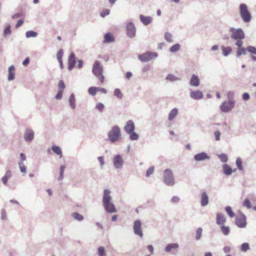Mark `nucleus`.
Listing matches in <instances>:
<instances>
[{"label": "nucleus", "instance_id": "38", "mask_svg": "<svg viewBox=\"0 0 256 256\" xmlns=\"http://www.w3.org/2000/svg\"><path fill=\"white\" fill-rule=\"evenodd\" d=\"M72 216L78 221H82L84 219V216L78 212H74L72 214Z\"/></svg>", "mask_w": 256, "mask_h": 256}, {"label": "nucleus", "instance_id": "45", "mask_svg": "<svg viewBox=\"0 0 256 256\" xmlns=\"http://www.w3.org/2000/svg\"><path fill=\"white\" fill-rule=\"evenodd\" d=\"M18 166L20 169V170L22 172H23L24 174H26V167L24 165V162H18Z\"/></svg>", "mask_w": 256, "mask_h": 256}, {"label": "nucleus", "instance_id": "5", "mask_svg": "<svg viewBox=\"0 0 256 256\" xmlns=\"http://www.w3.org/2000/svg\"><path fill=\"white\" fill-rule=\"evenodd\" d=\"M102 72L103 66L98 61L96 60L94 62V64H93L92 73L102 83L103 82L104 80V78L102 75Z\"/></svg>", "mask_w": 256, "mask_h": 256}, {"label": "nucleus", "instance_id": "6", "mask_svg": "<svg viewBox=\"0 0 256 256\" xmlns=\"http://www.w3.org/2000/svg\"><path fill=\"white\" fill-rule=\"evenodd\" d=\"M230 32H231L230 37L233 40H243L244 38V34L240 28H230Z\"/></svg>", "mask_w": 256, "mask_h": 256}, {"label": "nucleus", "instance_id": "8", "mask_svg": "<svg viewBox=\"0 0 256 256\" xmlns=\"http://www.w3.org/2000/svg\"><path fill=\"white\" fill-rule=\"evenodd\" d=\"M235 106V101L233 100H228L224 101L220 106V109L223 112H228L231 111Z\"/></svg>", "mask_w": 256, "mask_h": 256}, {"label": "nucleus", "instance_id": "16", "mask_svg": "<svg viewBox=\"0 0 256 256\" xmlns=\"http://www.w3.org/2000/svg\"><path fill=\"white\" fill-rule=\"evenodd\" d=\"M124 129L127 134L134 131L135 130V126L134 121L132 120H128L126 122V125H125Z\"/></svg>", "mask_w": 256, "mask_h": 256}, {"label": "nucleus", "instance_id": "36", "mask_svg": "<svg viewBox=\"0 0 256 256\" xmlns=\"http://www.w3.org/2000/svg\"><path fill=\"white\" fill-rule=\"evenodd\" d=\"M220 228H221L222 233L224 235L227 236L230 233V228L228 226H225L224 225H222V226H220Z\"/></svg>", "mask_w": 256, "mask_h": 256}, {"label": "nucleus", "instance_id": "28", "mask_svg": "<svg viewBox=\"0 0 256 256\" xmlns=\"http://www.w3.org/2000/svg\"><path fill=\"white\" fill-rule=\"evenodd\" d=\"M222 54L224 56H228L232 51V48L230 46H223L222 48Z\"/></svg>", "mask_w": 256, "mask_h": 256}, {"label": "nucleus", "instance_id": "44", "mask_svg": "<svg viewBox=\"0 0 256 256\" xmlns=\"http://www.w3.org/2000/svg\"><path fill=\"white\" fill-rule=\"evenodd\" d=\"M236 164L239 170L241 171L243 170L242 162L240 158H236Z\"/></svg>", "mask_w": 256, "mask_h": 256}, {"label": "nucleus", "instance_id": "33", "mask_svg": "<svg viewBox=\"0 0 256 256\" xmlns=\"http://www.w3.org/2000/svg\"><path fill=\"white\" fill-rule=\"evenodd\" d=\"M202 231L203 229L200 227L196 230L195 236V240H200L202 236Z\"/></svg>", "mask_w": 256, "mask_h": 256}, {"label": "nucleus", "instance_id": "27", "mask_svg": "<svg viewBox=\"0 0 256 256\" xmlns=\"http://www.w3.org/2000/svg\"><path fill=\"white\" fill-rule=\"evenodd\" d=\"M52 150L58 156H60V158L62 156V151L61 148L57 146H52Z\"/></svg>", "mask_w": 256, "mask_h": 256}, {"label": "nucleus", "instance_id": "63", "mask_svg": "<svg viewBox=\"0 0 256 256\" xmlns=\"http://www.w3.org/2000/svg\"><path fill=\"white\" fill-rule=\"evenodd\" d=\"M231 251V248L228 246H225L223 248V252L226 253H228Z\"/></svg>", "mask_w": 256, "mask_h": 256}, {"label": "nucleus", "instance_id": "54", "mask_svg": "<svg viewBox=\"0 0 256 256\" xmlns=\"http://www.w3.org/2000/svg\"><path fill=\"white\" fill-rule=\"evenodd\" d=\"M180 200V198L178 196H174L170 200V201L172 203H178Z\"/></svg>", "mask_w": 256, "mask_h": 256}, {"label": "nucleus", "instance_id": "22", "mask_svg": "<svg viewBox=\"0 0 256 256\" xmlns=\"http://www.w3.org/2000/svg\"><path fill=\"white\" fill-rule=\"evenodd\" d=\"M114 38L110 32H108L104 34V42L109 44L114 42Z\"/></svg>", "mask_w": 256, "mask_h": 256}, {"label": "nucleus", "instance_id": "61", "mask_svg": "<svg viewBox=\"0 0 256 256\" xmlns=\"http://www.w3.org/2000/svg\"><path fill=\"white\" fill-rule=\"evenodd\" d=\"M242 39H237L236 40L237 41L236 42V46H238V48H242Z\"/></svg>", "mask_w": 256, "mask_h": 256}, {"label": "nucleus", "instance_id": "32", "mask_svg": "<svg viewBox=\"0 0 256 256\" xmlns=\"http://www.w3.org/2000/svg\"><path fill=\"white\" fill-rule=\"evenodd\" d=\"M97 254L98 256H106L107 254L104 246H100L98 248Z\"/></svg>", "mask_w": 256, "mask_h": 256}, {"label": "nucleus", "instance_id": "55", "mask_svg": "<svg viewBox=\"0 0 256 256\" xmlns=\"http://www.w3.org/2000/svg\"><path fill=\"white\" fill-rule=\"evenodd\" d=\"M110 11L109 10H102L100 13V16L102 18L109 14Z\"/></svg>", "mask_w": 256, "mask_h": 256}, {"label": "nucleus", "instance_id": "49", "mask_svg": "<svg viewBox=\"0 0 256 256\" xmlns=\"http://www.w3.org/2000/svg\"><path fill=\"white\" fill-rule=\"evenodd\" d=\"M154 166L150 167L146 171V177H149L151 174L154 172Z\"/></svg>", "mask_w": 256, "mask_h": 256}, {"label": "nucleus", "instance_id": "18", "mask_svg": "<svg viewBox=\"0 0 256 256\" xmlns=\"http://www.w3.org/2000/svg\"><path fill=\"white\" fill-rule=\"evenodd\" d=\"M208 203V196L206 192H202L200 196L201 206H206Z\"/></svg>", "mask_w": 256, "mask_h": 256}, {"label": "nucleus", "instance_id": "50", "mask_svg": "<svg viewBox=\"0 0 256 256\" xmlns=\"http://www.w3.org/2000/svg\"><path fill=\"white\" fill-rule=\"evenodd\" d=\"M218 156L222 162H226L228 161L227 155L225 154H221L218 155Z\"/></svg>", "mask_w": 256, "mask_h": 256}, {"label": "nucleus", "instance_id": "24", "mask_svg": "<svg viewBox=\"0 0 256 256\" xmlns=\"http://www.w3.org/2000/svg\"><path fill=\"white\" fill-rule=\"evenodd\" d=\"M12 176V172L10 170H6V174L5 175L2 177V183L5 184V185H6L7 184V183H8V180Z\"/></svg>", "mask_w": 256, "mask_h": 256}, {"label": "nucleus", "instance_id": "58", "mask_svg": "<svg viewBox=\"0 0 256 256\" xmlns=\"http://www.w3.org/2000/svg\"><path fill=\"white\" fill-rule=\"evenodd\" d=\"M147 248L148 250L150 252V254H149L148 255H146V256H150V254H152L154 252V247L152 245H148L147 246Z\"/></svg>", "mask_w": 256, "mask_h": 256}, {"label": "nucleus", "instance_id": "53", "mask_svg": "<svg viewBox=\"0 0 256 256\" xmlns=\"http://www.w3.org/2000/svg\"><path fill=\"white\" fill-rule=\"evenodd\" d=\"M214 135L215 136V140L216 141L220 140L221 132L219 130L214 132Z\"/></svg>", "mask_w": 256, "mask_h": 256}, {"label": "nucleus", "instance_id": "25", "mask_svg": "<svg viewBox=\"0 0 256 256\" xmlns=\"http://www.w3.org/2000/svg\"><path fill=\"white\" fill-rule=\"evenodd\" d=\"M68 102L72 109L74 110L76 108V98L74 94H72L68 98Z\"/></svg>", "mask_w": 256, "mask_h": 256}, {"label": "nucleus", "instance_id": "48", "mask_svg": "<svg viewBox=\"0 0 256 256\" xmlns=\"http://www.w3.org/2000/svg\"><path fill=\"white\" fill-rule=\"evenodd\" d=\"M180 44H174V46H172L170 48V51L172 52H177L180 49Z\"/></svg>", "mask_w": 256, "mask_h": 256}, {"label": "nucleus", "instance_id": "47", "mask_svg": "<svg viewBox=\"0 0 256 256\" xmlns=\"http://www.w3.org/2000/svg\"><path fill=\"white\" fill-rule=\"evenodd\" d=\"M250 248L248 243H244L240 246V250L244 252H247Z\"/></svg>", "mask_w": 256, "mask_h": 256}, {"label": "nucleus", "instance_id": "59", "mask_svg": "<svg viewBox=\"0 0 256 256\" xmlns=\"http://www.w3.org/2000/svg\"><path fill=\"white\" fill-rule=\"evenodd\" d=\"M62 97V90H59L55 96L56 100H61Z\"/></svg>", "mask_w": 256, "mask_h": 256}, {"label": "nucleus", "instance_id": "15", "mask_svg": "<svg viewBox=\"0 0 256 256\" xmlns=\"http://www.w3.org/2000/svg\"><path fill=\"white\" fill-rule=\"evenodd\" d=\"M34 132L30 128L26 129L24 134V139L26 142H30L34 140Z\"/></svg>", "mask_w": 256, "mask_h": 256}, {"label": "nucleus", "instance_id": "60", "mask_svg": "<svg viewBox=\"0 0 256 256\" xmlns=\"http://www.w3.org/2000/svg\"><path fill=\"white\" fill-rule=\"evenodd\" d=\"M14 72H8V80L11 81L14 80Z\"/></svg>", "mask_w": 256, "mask_h": 256}, {"label": "nucleus", "instance_id": "2", "mask_svg": "<svg viewBox=\"0 0 256 256\" xmlns=\"http://www.w3.org/2000/svg\"><path fill=\"white\" fill-rule=\"evenodd\" d=\"M109 141L113 144L118 142L122 137L121 130L117 126H112L108 133Z\"/></svg>", "mask_w": 256, "mask_h": 256}, {"label": "nucleus", "instance_id": "43", "mask_svg": "<svg viewBox=\"0 0 256 256\" xmlns=\"http://www.w3.org/2000/svg\"><path fill=\"white\" fill-rule=\"evenodd\" d=\"M166 79L171 82H174L180 80L179 78L172 74H168L166 76Z\"/></svg>", "mask_w": 256, "mask_h": 256}, {"label": "nucleus", "instance_id": "9", "mask_svg": "<svg viewBox=\"0 0 256 256\" xmlns=\"http://www.w3.org/2000/svg\"><path fill=\"white\" fill-rule=\"evenodd\" d=\"M136 28L132 22H128L126 24V34L128 38H133L136 36Z\"/></svg>", "mask_w": 256, "mask_h": 256}, {"label": "nucleus", "instance_id": "1", "mask_svg": "<svg viewBox=\"0 0 256 256\" xmlns=\"http://www.w3.org/2000/svg\"><path fill=\"white\" fill-rule=\"evenodd\" d=\"M110 190L108 189H104L102 196V204L104 210L108 213L112 214L117 212V210L114 205L111 202Z\"/></svg>", "mask_w": 256, "mask_h": 256}, {"label": "nucleus", "instance_id": "29", "mask_svg": "<svg viewBox=\"0 0 256 256\" xmlns=\"http://www.w3.org/2000/svg\"><path fill=\"white\" fill-rule=\"evenodd\" d=\"M178 244L176 243L169 244L165 248V251L166 252H170L172 249H176L178 248Z\"/></svg>", "mask_w": 256, "mask_h": 256}, {"label": "nucleus", "instance_id": "14", "mask_svg": "<svg viewBox=\"0 0 256 256\" xmlns=\"http://www.w3.org/2000/svg\"><path fill=\"white\" fill-rule=\"evenodd\" d=\"M76 63V58L74 52H71L68 56V70H70L73 69Z\"/></svg>", "mask_w": 256, "mask_h": 256}, {"label": "nucleus", "instance_id": "3", "mask_svg": "<svg viewBox=\"0 0 256 256\" xmlns=\"http://www.w3.org/2000/svg\"><path fill=\"white\" fill-rule=\"evenodd\" d=\"M162 181L166 186H173L176 184V179L171 169L166 168L164 170Z\"/></svg>", "mask_w": 256, "mask_h": 256}, {"label": "nucleus", "instance_id": "20", "mask_svg": "<svg viewBox=\"0 0 256 256\" xmlns=\"http://www.w3.org/2000/svg\"><path fill=\"white\" fill-rule=\"evenodd\" d=\"M200 79L198 76L192 74L191 76V79H190V84L192 86H198L200 85Z\"/></svg>", "mask_w": 256, "mask_h": 256}, {"label": "nucleus", "instance_id": "46", "mask_svg": "<svg viewBox=\"0 0 256 256\" xmlns=\"http://www.w3.org/2000/svg\"><path fill=\"white\" fill-rule=\"evenodd\" d=\"M95 108L99 112H102L104 108V105L102 102H98L96 104Z\"/></svg>", "mask_w": 256, "mask_h": 256}, {"label": "nucleus", "instance_id": "51", "mask_svg": "<svg viewBox=\"0 0 256 256\" xmlns=\"http://www.w3.org/2000/svg\"><path fill=\"white\" fill-rule=\"evenodd\" d=\"M247 51L252 54H254L256 56V48L254 46H248L246 48Z\"/></svg>", "mask_w": 256, "mask_h": 256}, {"label": "nucleus", "instance_id": "21", "mask_svg": "<svg viewBox=\"0 0 256 256\" xmlns=\"http://www.w3.org/2000/svg\"><path fill=\"white\" fill-rule=\"evenodd\" d=\"M226 222L224 215L222 213H218L216 216V224L220 226L224 225Z\"/></svg>", "mask_w": 256, "mask_h": 256}, {"label": "nucleus", "instance_id": "62", "mask_svg": "<svg viewBox=\"0 0 256 256\" xmlns=\"http://www.w3.org/2000/svg\"><path fill=\"white\" fill-rule=\"evenodd\" d=\"M242 98L244 100H248L250 98V94L246 92L242 94Z\"/></svg>", "mask_w": 256, "mask_h": 256}, {"label": "nucleus", "instance_id": "64", "mask_svg": "<svg viewBox=\"0 0 256 256\" xmlns=\"http://www.w3.org/2000/svg\"><path fill=\"white\" fill-rule=\"evenodd\" d=\"M227 96H228V98L229 100H232V99L234 97V93L232 92H229L228 93Z\"/></svg>", "mask_w": 256, "mask_h": 256}, {"label": "nucleus", "instance_id": "30", "mask_svg": "<svg viewBox=\"0 0 256 256\" xmlns=\"http://www.w3.org/2000/svg\"><path fill=\"white\" fill-rule=\"evenodd\" d=\"M164 40L169 43L173 42V35L169 32H166L164 34Z\"/></svg>", "mask_w": 256, "mask_h": 256}, {"label": "nucleus", "instance_id": "39", "mask_svg": "<svg viewBox=\"0 0 256 256\" xmlns=\"http://www.w3.org/2000/svg\"><path fill=\"white\" fill-rule=\"evenodd\" d=\"M225 210L230 218H233L235 214L232 212L230 206H226L225 208Z\"/></svg>", "mask_w": 256, "mask_h": 256}, {"label": "nucleus", "instance_id": "23", "mask_svg": "<svg viewBox=\"0 0 256 256\" xmlns=\"http://www.w3.org/2000/svg\"><path fill=\"white\" fill-rule=\"evenodd\" d=\"M222 168H223V174L224 175L230 176L232 174V170L229 165L224 164L222 166Z\"/></svg>", "mask_w": 256, "mask_h": 256}, {"label": "nucleus", "instance_id": "11", "mask_svg": "<svg viewBox=\"0 0 256 256\" xmlns=\"http://www.w3.org/2000/svg\"><path fill=\"white\" fill-rule=\"evenodd\" d=\"M134 232L135 234L141 238L144 236V234L142 230V222L140 220H137L134 222Z\"/></svg>", "mask_w": 256, "mask_h": 256}, {"label": "nucleus", "instance_id": "42", "mask_svg": "<svg viewBox=\"0 0 256 256\" xmlns=\"http://www.w3.org/2000/svg\"><path fill=\"white\" fill-rule=\"evenodd\" d=\"M26 38H30V37H36L38 36V33L33 30H28L26 32Z\"/></svg>", "mask_w": 256, "mask_h": 256}, {"label": "nucleus", "instance_id": "26", "mask_svg": "<svg viewBox=\"0 0 256 256\" xmlns=\"http://www.w3.org/2000/svg\"><path fill=\"white\" fill-rule=\"evenodd\" d=\"M178 110L177 108H174L169 113L168 115V120L169 121H172L174 118L178 115Z\"/></svg>", "mask_w": 256, "mask_h": 256}, {"label": "nucleus", "instance_id": "12", "mask_svg": "<svg viewBox=\"0 0 256 256\" xmlns=\"http://www.w3.org/2000/svg\"><path fill=\"white\" fill-rule=\"evenodd\" d=\"M236 224L239 228H244L246 225V216L243 214H240L236 218Z\"/></svg>", "mask_w": 256, "mask_h": 256}, {"label": "nucleus", "instance_id": "7", "mask_svg": "<svg viewBox=\"0 0 256 256\" xmlns=\"http://www.w3.org/2000/svg\"><path fill=\"white\" fill-rule=\"evenodd\" d=\"M158 54L156 52H147L138 56V59L142 62H148L153 58H157Z\"/></svg>", "mask_w": 256, "mask_h": 256}, {"label": "nucleus", "instance_id": "40", "mask_svg": "<svg viewBox=\"0 0 256 256\" xmlns=\"http://www.w3.org/2000/svg\"><path fill=\"white\" fill-rule=\"evenodd\" d=\"M88 92L90 95L94 96L97 91V87L96 86H90L88 89Z\"/></svg>", "mask_w": 256, "mask_h": 256}, {"label": "nucleus", "instance_id": "34", "mask_svg": "<svg viewBox=\"0 0 256 256\" xmlns=\"http://www.w3.org/2000/svg\"><path fill=\"white\" fill-rule=\"evenodd\" d=\"M128 134H130L129 138L130 140L134 141V140H138L139 138V135L134 131H132V132L128 133Z\"/></svg>", "mask_w": 256, "mask_h": 256}, {"label": "nucleus", "instance_id": "35", "mask_svg": "<svg viewBox=\"0 0 256 256\" xmlns=\"http://www.w3.org/2000/svg\"><path fill=\"white\" fill-rule=\"evenodd\" d=\"M12 34L11 30V26L10 25H8L5 28L4 30V36L6 38L8 36Z\"/></svg>", "mask_w": 256, "mask_h": 256}, {"label": "nucleus", "instance_id": "37", "mask_svg": "<svg viewBox=\"0 0 256 256\" xmlns=\"http://www.w3.org/2000/svg\"><path fill=\"white\" fill-rule=\"evenodd\" d=\"M242 206L247 208H250L252 206L251 202L248 198H246L244 200L242 203Z\"/></svg>", "mask_w": 256, "mask_h": 256}, {"label": "nucleus", "instance_id": "10", "mask_svg": "<svg viewBox=\"0 0 256 256\" xmlns=\"http://www.w3.org/2000/svg\"><path fill=\"white\" fill-rule=\"evenodd\" d=\"M112 162L114 167L116 169L122 168L124 164V160L122 158V156L118 154L115 155L112 158Z\"/></svg>", "mask_w": 256, "mask_h": 256}, {"label": "nucleus", "instance_id": "4", "mask_svg": "<svg viewBox=\"0 0 256 256\" xmlns=\"http://www.w3.org/2000/svg\"><path fill=\"white\" fill-rule=\"evenodd\" d=\"M239 12L242 19L244 22H249L251 20L252 16L246 4L242 3L239 5Z\"/></svg>", "mask_w": 256, "mask_h": 256}, {"label": "nucleus", "instance_id": "13", "mask_svg": "<svg viewBox=\"0 0 256 256\" xmlns=\"http://www.w3.org/2000/svg\"><path fill=\"white\" fill-rule=\"evenodd\" d=\"M194 159L196 162L210 160V156H208L206 152H202L196 154L194 156Z\"/></svg>", "mask_w": 256, "mask_h": 256}, {"label": "nucleus", "instance_id": "17", "mask_svg": "<svg viewBox=\"0 0 256 256\" xmlns=\"http://www.w3.org/2000/svg\"><path fill=\"white\" fill-rule=\"evenodd\" d=\"M140 18L144 26H148L150 24L152 21V18L150 16H145L143 14L140 16Z\"/></svg>", "mask_w": 256, "mask_h": 256}, {"label": "nucleus", "instance_id": "19", "mask_svg": "<svg viewBox=\"0 0 256 256\" xmlns=\"http://www.w3.org/2000/svg\"><path fill=\"white\" fill-rule=\"evenodd\" d=\"M204 97L202 92L200 90L192 91L190 93V98L194 100H200Z\"/></svg>", "mask_w": 256, "mask_h": 256}, {"label": "nucleus", "instance_id": "31", "mask_svg": "<svg viewBox=\"0 0 256 256\" xmlns=\"http://www.w3.org/2000/svg\"><path fill=\"white\" fill-rule=\"evenodd\" d=\"M246 48L244 47H242L240 48H238V50L236 52L237 56H246L247 53Z\"/></svg>", "mask_w": 256, "mask_h": 256}, {"label": "nucleus", "instance_id": "41", "mask_svg": "<svg viewBox=\"0 0 256 256\" xmlns=\"http://www.w3.org/2000/svg\"><path fill=\"white\" fill-rule=\"evenodd\" d=\"M114 94L118 98L122 99V94L118 88L114 89Z\"/></svg>", "mask_w": 256, "mask_h": 256}, {"label": "nucleus", "instance_id": "57", "mask_svg": "<svg viewBox=\"0 0 256 256\" xmlns=\"http://www.w3.org/2000/svg\"><path fill=\"white\" fill-rule=\"evenodd\" d=\"M58 87L60 89V90H62V91L63 90V89L64 88L65 85H64V82H63L62 80H61L59 82Z\"/></svg>", "mask_w": 256, "mask_h": 256}, {"label": "nucleus", "instance_id": "56", "mask_svg": "<svg viewBox=\"0 0 256 256\" xmlns=\"http://www.w3.org/2000/svg\"><path fill=\"white\" fill-rule=\"evenodd\" d=\"M98 160L100 163V166H103L104 165V157H102V156H99L98 158Z\"/></svg>", "mask_w": 256, "mask_h": 256}, {"label": "nucleus", "instance_id": "52", "mask_svg": "<svg viewBox=\"0 0 256 256\" xmlns=\"http://www.w3.org/2000/svg\"><path fill=\"white\" fill-rule=\"evenodd\" d=\"M62 56H63V50L62 49L60 50L57 54H56V58L58 60V61H60L61 60H62Z\"/></svg>", "mask_w": 256, "mask_h": 256}]
</instances>
